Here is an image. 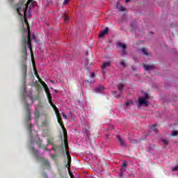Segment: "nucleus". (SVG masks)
Listing matches in <instances>:
<instances>
[{
  "mask_svg": "<svg viewBox=\"0 0 178 178\" xmlns=\"http://www.w3.org/2000/svg\"><path fill=\"white\" fill-rule=\"evenodd\" d=\"M30 150L31 151L32 154H33L35 158H36L38 161H40V162L42 163V165L43 166H45L46 168H47V169H51V164H49V161H48L47 159L41 157L40 155H38V149H35L34 147H31Z\"/></svg>",
  "mask_w": 178,
  "mask_h": 178,
  "instance_id": "nucleus-1",
  "label": "nucleus"
},
{
  "mask_svg": "<svg viewBox=\"0 0 178 178\" xmlns=\"http://www.w3.org/2000/svg\"><path fill=\"white\" fill-rule=\"evenodd\" d=\"M31 34L30 31H28V37L27 35H24L22 38V45H29V49L31 52V56L33 57V47H31V40L30 39Z\"/></svg>",
  "mask_w": 178,
  "mask_h": 178,
  "instance_id": "nucleus-2",
  "label": "nucleus"
},
{
  "mask_svg": "<svg viewBox=\"0 0 178 178\" xmlns=\"http://www.w3.org/2000/svg\"><path fill=\"white\" fill-rule=\"evenodd\" d=\"M47 99L49 101V103L50 104L51 106H52L53 109H54L57 120H59V119H62L60 118V113H59V110H58V108L54 104H52V95H51V92L49 93H47Z\"/></svg>",
  "mask_w": 178,
  "mask_h": 178,
  "instance_id": "nucleus-3",
  "label": "nucleus"
},
{
  "mask_svg": "<svg viewBox=\"0 0 178 178\" xmlns=\"http://www.w3.org/2000/svg\"><path fill=\"white\" fill-rule=\"evenodd\" d=\"M27 8H29V6L27 4H25V5L22 4L17 8V13H18V15L19 16H23V14H22V13H24V15L26 16Z\"/></svg>",
  "mask_w": 178,
  "mask_h": 178,
  "instance_id": "nucleus-4",
  "label": "nucleus"
},
{
  "mask_svg": "<svg viewBox=\"0 0 178 178\" xmlns=\"http://www.w3.org/2000/svg\"><path fill=\"white\" fill-rule=\"evenodd\" d=\"M21 73L23 80H26V77H27V63L25 60L22 61L21 64Z\"/></svg>",
  "mask_w": 178,
  "mask_h": 178,
  "instance_id": "nucleus-5",
  "label": "nucleus"
},
{
  "mask_svg": "<svg viewBox=\"0 0 178 178\" xmlns=\"http://www.w3.org/2000/svg\"><path fill=\"white\" fill-rule=\"evenodd\" d=\"M58 123L60 124L63 130L64 140H67V131L66 130V128H65V125H63V121H62V119L58 118Z\"/></svg>",
  "mask_w": 178,
  "mask_h": 178,
  "instance_id": "nucleus-6",
  "label": "nucleus"
},
{
  "mask_svg": "<svg viewBox=\"0 0 178 178\" xmlns=\"http://www.w3.org/2000/svg\"><path fill=\"white\" fill-rule=\"evenodd\" d=\"M25 108L26 109V122H27V123H29L30 122V120H31V114L30 113V108H29V103L26 104Z\"/></svg>",
  "mask_w": 178,
  "mask_h": 178,
  "instance_id": "nucleus-7",
  "label": "nucleus"
},
{
  "mask_svg": "<svg viewBox=\"0 0 178 178\" xmlns=\"http://www.w3.org/2000/svg\"><path fill=\"white\" fill-rule=\"evenodd\" d=\"M138 107L144 105L145 106H148V102L144 97H138Z\"/></svg>",
  "mask_w": 178,
  "mask_h": 178,
  "instance_id": "nucleus-8",
  "label": "nucleus"
},
{
  "mask_svg": "<svg viewBox=\"0 0 178 178\" xmlns=\"http://www.w3.org/2000/svg\"><path fill=\"white\" fill-rule=\"evenodd\" d=\"M38 81L40 82V83L42 84L43 88L44 89V91L46 92V94H49V92H51V91H49V88H48V86H47V83H45V82H44L42 81V79H41V78H38Z\"/></svg>",
  "mask_w": 178,
  "mask_h": 178,
  "instance_id": "nucleus-9",
  "label": "nucleus"
},
{
  "mask_svg": "<svg viewBox=\"0 0 178 178\" xmlns=\"http://www.w3.org/2000/svg\"><path fill=\"white\" fill-rule=\"evenodd\" d=\"M51 149H53V151H55V152H56V151H63V154H65V149L63 148V145H53Z\"/></svg>",
  "mask_w": 178,
  "mask_h": 178,
  "instance_id": "nucleus-10",
  "label": "nucleus"
},
{
  "mask_svg": "<svg viewBox=\"0 0 178 178\" xmlns=\"http://www.w3.org/2000/svg\"><path fill=\"white\" fill-rule=\"evenodd\" d=\"M117 48H122V55H126V44L122 42L117 43Z\"/></svg>",
  "mask_w": 178,
  "mask_h": 178,
  "instance_id": "nucleus-11",
  "label": "nucleus"
},
{
  "mask_svg": "<svg viewBox=\"0 0 178 178\" xmlns=\"http://www.w3.org/2000/svg\"><path fill=\"white\" fill-rule=\"evenodd\" d=\"M108 33H109V28L108 27H106L103 31H102L99 33V37L100 38H102V37H104V35H106V34H108Z\"/></svg>",
  "mask_w": 178,
  "mask_h": 178,
  "instance_id": "nucleus-12",
  "label": "nucleus"
},
{
  "mask_svg": "<svg viewBox=\"0 0 178 178\" xmlns=\"http://www.w3.org/2000/svg\"><path fill=\"white\" fill-rule=\"evenodd\" d=\"M21 52L24 59H27V47L26 45H22Z\"/></svg>",
  "mask_w": 178,
  "mask_h": 178,
  "instance_id": "nucleus-13",
  "label": "nucleus"
},
{
  "mask_svg": "<svg viewBox=\"0 0 178 178\" xmlns=\"http://www.w3.org/2000/svg\"><path fill=\"white\" fill-rule=\"evenodd\" d=\"M34 115H35V122H38V120L40 119V111H38L37 108L35 110V113H34Z\"/></svg>",
  "mask_w": 178,
  "mask_h": 178,
  "instance_id": "nucleus-14",
  "label": "nucleus"
},
{
  "mask_svg": "<svg viewBox=\"0 0 178 178\" xmlns=\"http://www.w3.org/2000/svg\"><path fill=\"white\" fill-rule=\"evenodd\" d=\"M117 138H118V140L121 147H126V143H124V141L123 140V139H122L120 136L118 135L117 136Z\"/></svg>",
  "mask_w": 178,
  "mask_h": 178,
  "instance_id": "nucleus-15",
  "label": "nucleus"
},
{
  "mask_svg": "<svg viewBox=\"0 0 178 178\" xmlns=\"http://www.w3.org/2000/svg\"><path fill=\"white\" fill-rule=\"evenodd\" d=\"M36 137H38L40 141V143H38L39 148H43V149H45L46 151H49L48 149H47V146L45 145H42V144L41 143V140L40 139V138H38V135H37Z\"/></svg>",
  "mask_w": 178,
  "mask_h": 178,
  "instance_id": "nucleus-16",
  "label": "nucleus"
},
{
  "mask_svg": "<svg viewBox=\"0 0 178 178\" xmlns=\"http://www.w3.org/2000/svg\"><path fill=\"white\" fill-rule=\"evenodd\" d=\"M118 88L120 94H122V92H123V90H124V85H123L122 83H120L118 85Z\"/></svg>",
  "mask_w": 178,
  "mask_h": 178,
  "instance_id": "nucleus-17",
  "label": "nucleus"
},
{
  "mask_svg": "<svg viewBox=\"0 0 178 178\" xmlns=\"http://www.w3.org/2000/svg\"><path fill=\"white\" fill-rule=\"evenodd\" d=\"M141 53L143 54V55H145V56H149V54H148V51L144 47L140 49Z\"/></svg>",
  "mask_w": 178,
  "mask_h": 178,
  "instance_id": "nucleus-18",
  "label": "nucleus"
},
{
  "mask_svg": "<svg viewBox=\"0 0 178 178\" xmlns=\"http://www.w3.org/2000/svg\"><path fill=\"white\" fill-rule=\"evenodd\" d=\"M111 66V62H105L102 65V69H106V67H109Z\"/></svg>",
  "mask_w": 178,
  "mask_h": 178,
  "instance_id": "nucleus-19",
  "label": "nucleus"
},
{
  "mask_svg": "<svg viewBox=\"0 0 178 178\" xmlns=\"http://www.w3.org/2000/svg\"><path fill=\"white\" fill-rule=\"evenodd\" d=\"M143 67L145 70H151V69H154L153 65H143Z\"/></svg>",
  "mask_w": 178,
  "mask_h": 178,
  "instance_id": "nucleus-20",
  "label": "nucleus"
},
{
  "mask_svg": "<svg viewBox=\"0 0 178 178\" xmlns=\"http://www.w3.org/2000/svg\"><path fill=\"white\" fill-rule=\"evenodd\" d=\"M104 86H100L95 89V92H102V91H104Z\"/></svg>",
  "mask_w": 178,
  "mask_h": 178,
  "instance_id": "nucleus-21",
  "label": "nucleus"
},
{
  "mask_svg": "<svg viewBox=\"0 0 178 178\" xmlns=\"http://www.w3.org/2000/svg\"><path fill=\"white\" fill-rule=\"evenodd\" d=\"M64 145L65 149H67V151H69V143L67 142V139H64Z\"/></svg>",
  "mask_w": 178,
  "mask_h": 178,
  "instance_id": "nucleus-22",
  "label": "nucleus"
},
{
  "mask_svg": "<svg viewBox=\"0 0 178 178\" xmlns=\"http://www.w3.org/2000/svg\"><path fill=\"white\" fill-rule=\"evenodd\" d=\"M68 161H67V165H70L68 167V170L70 169V163H72V157L71 158H68L67 159ZM67 165H66V167H67Z\"/></svg>",
  "mask_w": 178,
  "mask_h": 178,
  "instance_id": "nucleus-23",
  "label": "nucleus"
},
{
  "mask_svg": "<svg viewBox=\"0 0 178 178\" xmlns=\"http://www.w3.org/2000/svg\"><path fill=\"white\" fill-rule=\"evenodd\" d=\"M52 144H54V140L48 138L47 139V145H52Z\"/></svg>",
  "mask_w": 178,
  "mask_h": 178,
  "instance_id": "nucleus-24",
  "label": "nucleus"
},
{
  "mask_svg": "<svg viewBox=\"0 0 178 178\" xmlns=\"http://www.w3.org/2000/svg\"><path fill=\"white\" fill-rule=\"evenodd\" d=\"M34 72H35V76L37 77V79H40V75H38V72H37V70L35 69V66H34Z\"/></svg>",
  "mask_w": 178,
  "mask_h": 178,
  "instance_id": "nucleus-25",
  "label": "nucleus"
},
{
  "mask_svg": "<svg viewBox=\"0 0 178 178\" xmlns=\"http://www.w3.org/2000/svg\"><path fill=\"white\" fill-rule=\"evenodd\" d=\"M133 104V102L128 100L125 102V106H129V105H131Z\"/></svg>",
  "mask_w": 178,
  "mask_h": 178,
  "instance_id": "nucleus-26",
  "label": "nucleus"
},
{
  "mask_svg": "<svg viewBox=\"0 0 178 178\" xmlns=\"http://www.w3.org/2000/svg\"><path fill=\"white\" fill-rule=\"evenodd\" d=\"M120 12H124L126 10V8L123 6H121L119 8Z\"/></svg>",
  "mask_w": 178,
  "mask_h": 178,
  "instance_id": "nucleus-27",
  "label": "nucleus"
},
{
  "mask_svg": "<svg viewBox=\"0 0 178 178\" xmlns=\"http://www.w3.org/2000/svg\"><path fill=\"white\" fill-rule=\"evenodd\" d=\"M113 94L114 95V97L115 98H120V94L116 95V91H113Z\"/></svg>",
  "mask_w": 178,
  "mask_h": 178,
  "instance_id": "nucleus-28",
  "label": "nucleus"
},
{
  "mask_svg": "<svg viewBox=\"0 0 178 178\" xmlns=\"http://www.w3.org/2000/svg\"><path fill=\"white\" fill-rule=\"evenodd\" d=\"M145 99H149V95H148V93L147 92H145V97H143Z\"/></svg>",
  "mask_w": 178,
  "mask_h": 178,
  "instance_id": "nucleus-29",
  "label": "nucleus"
},
{
  "mask_svg": "<svg viewBox=\"0 0 178 178\" xmlns=\"http://www.w3.org/2000/svg\"><path fill=\"white\" fill-rule=\"evenodd\" d=\"M152 129L153 130V131H154L155 133H158V129H156V126L154 125L152 127Z\"/></svg>",
  "mask_w": 178,
  "mask_h": 178,
  "instance_id": "nucleus-30",
  "label": "nucleus"
},
{
  "mask_svg": "<svg viewBox=\"0 0 178 178\" xmlns=\"http://www.w3.org/2000/svg\"><path fill=\"white\" fill-rule=\"evenodd\" d=\"M163 143L165 145H168L169 144V141L168 140L163 139Z\"/></svg>",
  "mask_w": 178,
  "mask_h": 178,
  "instance_id": "nucleus-31",
  "label": "nucleus"
},
{
  "mask_svg": "<svg viewBox=\"0 0 178 178\" xmlns=\"http://www.w3.org/2000/svg\"><path fill=\"white\" fill-rule=\"evenodd\" d=\"M31 129H33V124L29 126V133L31 134Z\"/></svg>",
  "mask_w": 178,
  "mask_h": 178,
  "instance_id": "nucleus-32",
  "label": "nucleus"
},
{
  "mask_svg": "<svg viewBox=\"0 0 178 178\" xmlns=\"http://www.w3.org/2000/svg\"><path fill=\"white\" fill-rule=\"evenodd\" d=\"M120 65H122V66H123L124 67H126V63H124V60H121V61H120Z\"/></svg>",
  "mask_w": 178,
  "mask_h": 178,
  "instance_id": "nucleus-33",
  "label": "nucleus"
},
{
  "mask_svg": "<svg viewBox=\"0 0 178 178\" xmlns=\"http://www.w3.org/2000/svg\"><path fill=\"white\" fill-rule=\"evenodd\" d=\"M177 134H178L177 131H172V137H175V136H177Z\"/></svg>",
  "mask_w": 178,
  "mask_h": 178,
  "instance_id": "nucleus-34",
  "label": "nucleus"
},
{
  "mask_svg": "<svg viewBox=\"0 0 178 178\" xmlns=\"http://www.w3.org/2000/svg\"><path fill=\"white\" fill-rule=\"evenodd\" d=\"M178 170V165H177V166H175V167H173V168H172V172H175V171H176V170Z\"/></svg>",
  "mask_w": 178,
  "mask_h": 178,
  "instance_id": "nucleus-35",
  "label": "nucleus"
},
{
  "mask_svg": "<svg viewBox=\"0 0 178 178\" xmlns=\"http://www.w3.org/2000/svg\"><path fill=\"white\" fill-rule=\"evenodd\" d=\"M64 20L66 22H69V16L68 15H65V17Z\"/></svg>",
  "mask_w": 178,
  "mask_h": 178,
  "instance_id": "nucleus-36",
  "label": "nucleus"
},
{
  "mask_svg": "<svg viewBox=\"0 0 178 178\" xmlns=\"http://www.w3.org/2000/svg\"><path fill=\"white\" fill-rule=\"evenodd\" d=\"M66 155H67V159L72 158V157H70V153H69V150H67V152H66Z\"/></svg>",
  "mask_w": 178,
  "mask_h": 178,
  "instance_id": "nucleus-37",
  "label": "nucleus"
},
{
  "mask_svg": "<svg viewBox=\"0 0 178 178\" xmlns=\"http://www.w3.org/2000/svg\"><path fill=\"white\" fill-rule=\"evenodd\" d=\"M69 175H70L71 178H74V175H73V173H72L71 171H69Z\"/></svg>",
  "mask_w": 178,
  "mask_h": 178,
  "instance_id": "nucleus-38",
  "label": "nucleus"
},
{
  "mask_svg": "<svg viewBox=\"0 0 178 178\" xmlns=\"http://www.w3.org/2000/svg\"><path fill=\"white\" fill-rule=\"evenodd\" d=\"M120 177L123 178V168L121 170V174L120 175Z\"/></svg>",
  "mask_w": 178,
  "mask_h": 178,
  "instance_id": "nucleus-39",
  "label": "nucleus"
},
{
  "mask_svg": "<svg viewBox=\"0 0 178 178\" xmlns=\"http://www.w3.org/2000/svg\"><path fill=\"white\" fill-rule=\"evenodd\" d=\"M64 119H67V116L65 115V113H61Z\"/></svg>",
  "mask_w": 178,
  "mask_h": 178,
  "instance_id": "nucleus-40",
  "label": "nucleus"
},
{
  "mask_svg": "<svg viewBox=\"0 0 178 178\" xmlns=\"http://www.w3.org/2000/svg\"><path fill=\"white\" fill-rule=\"evenodd\" d=\"M69 1H70V0H64L63 4H64V5H66V3H69Z\"/></svg>",
  "mask_w": 178,
  "mask_h": 178,
  "instance_id": "nucleus-41",
  "label": "nucleus"
},
{
  "mask_svg": "<svg viewBox=\"0 0 178 178\" xmlns=\"http://www.w3.org/2000/svg\"><path fill=\"white\" fill-rule=\"evenodd\" d=\"M90 76L92 77V79L95 77V74L94 72H92Z\"/></svg>",
  "mask_w": 178,
  "mask_h": 178,
  "instance_id": "nucleus-42",
  "label": "nucleus"
},
{
  "mask_svg": "<svg viewBox=\"0 0 178 178\" xmlns=\"http://www.w3.org/2000/svg\"><path fill=\"white\" fill-rule=\"evenodd\" d=\"M122 166H123V168H126V166H127V164L126 163H124L122 164Z\"/></svg>",
  "mask_w": 178,
  "mask_h": 178,
  "instance_id": "nucleus-43",
  "label": "nucleus"
},
{
  "mask_svg": "<svg viewBox=\"0 0 178 178\" xmlns=\"http://www.w3.org/2000/svg\"><path fill=\"white\" fill-rule=\"evenodd\" d=\"M126 3H129L130 2V0H125Z\"/></svg>",
  "mask_w": 178,
  "mask_h": 178,
  "instance_id": "nucleus-44",
  "label": "nucleus"
},
{
  "mask_svg": "<svg viewBox=\"0 0 178 178\" xmlns=\"http://www.w3.org/2000/svg\"><path fill=\"white\" fill-rule=\"evenodd\" d=\"M33 40H35V36L33 35Z\"/></svg>",
  "mask_w": 178,
  "mask_h": 178,
  "instance_id": "nucleus-45",
  "label": "nucleus"
},
{
  "mask_svg": "<svg viewBox=\"0 0 178 178\" xmlns=\"http://www.w3.org/2000/svg\"><path fill=\"white\" fill-rule=\"evenodd\" d=\"M54 91H55V92H58V90H54Z\"/></svg>",
  "mask_w": 178,
  "mask_h": 178,
  "instance_id": "nucleus-46",
  "label": "nucleus"
},
{
  "mask_svg": "<svg viewBox=\"0 0 178 178\" xmlns=\"http://www.w3.org/2000/svg\"><path fill=\"white\" fill-rule=\"evenodd\" d=\"M50 83H54V81L51 80V81H50Z\"/></svg>",
  "mask_w": 178,
  "mask_h": 178,
  "instance_id": "nucleus-47",
  "label": "nucleus"
},
{
  "mask_svg": "<svg viewBox=\"0 0 178 178\" xmlns=\"http://www.w3.org/2000/svg\"><path fill=\"white\" fill-rule=\"evenodd\" d=\"M10 1V2H13V0H9Z\"/></svg>",
  "mask_w": 178,
  "mask_h": 178,
  "instance_id": "nucleus-48",
  "label": "nucleus"
},
{
  "mask_svg": "<svg viewBox=\"0 0 178 178\" xmlns=\"http://www.w3.org/2000/svg\"><path fill=\"white\" fill-rule=\"evenodd\" d=\"M86 134H87V136H88V132H86Z\"/></svg>",
  "mask_w": 178,
  "mask_h": 178,
  "instance_id": "nucleus-49",
  "label": "nucleus"
},
{
  "mask_svg": "<svg viewBox=\"0 0 178 178\" xmlns=\"http://www.w3.org/2000/svg\"><path fill=\"white\" fill-rule=\"evenodd\" d=\"M35 134H37V131H35Z\"/></svg>",
  "mask_w": 178,
  "mask_h": 178,
  "instance_id": "nucleus-50",
  "label": "nucleus"
},
{
  "mask_svg": "<svg viewBox=\"0 0 178 178\" xmlns=\"http://www.w3.org/2000/svg\"><path fill=\"white\" fill-rule=\"evenodd\" d=\"M44 175H45V177L47 178V175H46V174H44Z\"/></svg>",
  "mask_w": 178,
  "mask_h": 178,
  "instance_id": "nucleus-51",
  "label": "nucleus"
},
{
  "mask_svg": "<svg viewBox=\"0 0 178 178\" xmlns=\"http://www.w3.org/2000/svg\"><path fill=\"white\" fill-rule=\"evenodd\" d=\"M46 178H48V177H47V176H46Z\"/></svg>",
  "mask_w": 178,
  "mask_h": 178,
  "instance_id": "nucleus-52",
  "label": "nucleus"
}]
</instances>
